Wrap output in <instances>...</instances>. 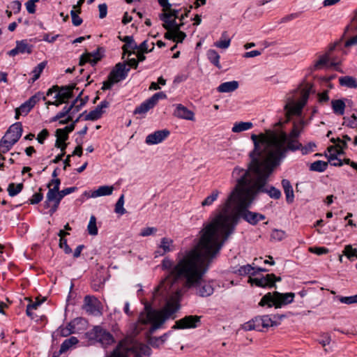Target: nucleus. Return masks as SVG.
<instances>
[{"label": "nucleus", "instance_id": "6", "mask_svg": "<svg viewBox=\"0 0 357 357\" xmlns=\"http://www.w3.org/2000/svg\"><path fill=\"white\" fill-rule=\"evenodd\" d=\"M295 297L294 293H280L278 291L268 292L266 294L259 303V305L261 307L267 306L271 307L274 306L275 308H280L283 305L291 303Z\"/></svg>", "mask_w": 357, "mask_h": 357}, {"label": "nucleus", "instance_id": "51", "mask_svg": "<svg viewBox=\"0 0 357 357\" xmlns=\"http://www.w3.org/2000/svg\"><path fill=\"white\" fill-rule=\"evenodd\" d=\"M344 121L343 125H346L347 126L351 128H355L357 127V117L354 114H353L350 117H344Z\"/></svg>", "mask_w": 357, "mask_h": 357}, {"label": "nucleus", "instance_id": "15", "mask_svg": "<svg viewBox=\"0 0 357 357\" xmlns=\"http://www.w3.org/2000/svg\"><path fill=\"white\" fill-rule=\"evenodd\" d=\"M174 250V241L167 237L161 238L160 243L158 245L157 250L154 252V257H158L164 256L168 252H171Z\"/></svg>", "mask_w": 357, "mask_h": 357}, {"label": "nucleus", "instance_id": "20", "mask_svg": "<svg viewBox=\"0 0 357 357\" xmlns=\"http://www.w3.org/2000/svg\"><path fill=\"white\" fill-rule=\"evenodd\" d=\"M75 89V84L59 86L58 93H56L54 98H59L66 103L70 98L73 97V90Z\"/></svg>", "mask_w": 357, "mask_h": 357}, {"label": "nucleus", "instance_id": "46", "mask_svg": "<svg viewBox=\"0 0 357 357\" xmlns=\"http://www.w3.org/2000/svg\"><path fill=\"white\" fill-rule=\"evenodd\" d=\"M81 12V9L79 8L75 10L74 8L70 11V15L72 18V23L74 26H78L82 24V19L78 15V13Z\"/></svg>", "mask_w": 357, "mask_h": 357}, {"label": "nucleus", "instance_id": "59", "mask_svg": "<svg viewBox=\"0 0 357 357\" xmlns=\"http://www.w3.org/2000/svg\"><path fill=\"white\" fill-rule=\"evenodd\" d=\"M261 323H262V327L264 328H268L270 326H273L274 321L271 319V317L268 315H264L261 316Z\"/></svg>", "mask_w": 357, "mask_h": 357}, {"label": "nucleus", "instance_id": "45", "mask_svg": "<svg viewBox=\"0 0 357 357\" xmlns=\"http://www.w3.org/2000/svg\"><path fill=\"white\" fill-rule=\"evenodd\" d=\"M124 195H121L115 204L114 211L119 215H123L126 213V210L123 207Z\"/></svg>", "mask_w": 357, "mask_h": 357}, {"label": "nucleus", "instance_id": "19", "mask_svg": "<svg viewBox=\"0 0 357 357\" xmlns=\"http://www.w3.org/2000/svg\"><path fill=\"white\" fill-rule=\"evenodd\" d=\"M173 115L178 119L195 121V113L182 104L175 105V109L174 110Z\"/></svg>", "mask_w": 357, "mask_h": 357}, {"label": "nucleus", "instance_id": "42", "mask_svg": "<svg viewBox=\"0 0 357 357\" xmlns=\"http://www.w3.org/2000/svg\"><path fill=\"white\" fill-rule=\"evenodd\" d=\"M40 100H45L46 98L44 96L43 92H38L35 95L32 96L29 100H26L28 104L31 106V107H33L35 105L39 102Z\"/></svg>", "mask_w": 357, "mask_h": 357}, {"label": "nucleus", "instance_id": "7", "mask_svg": "<svg viewBox=\"0 0 357 357\" xmlns=\"http://www.w3.org/2000/svg\"><path fill=\"white\" fill-rule=\"evenodd\" d=\"M22 134V126L20 122H17L10 126L5 135L0 140L1 152H8L13 146L17 142Z\"/></svg>", "mask_w": 357, "mask_h": 357}, {"label": "nucleus", "instance_id": "50", "mask_svg": "<svg viewBox=\"0 0 357 357\" xmlns=\"http://www.w3.org/2000/svg\"><path fill=\"white\" fill-rule=\"evenodd\" d=\"M83 107V103H79L78 105L76 106V107H74V109L71 111L70 114H69L65 119L61 120L59 121V124L63 125L69 123L73 120V115L79 112L80 109Z\"/></svg>", "mask_w": 357, "mask_h": 357}, {"label": "nucleus", "instance_id": "24", "mask_svg": "<svg viewBox=\"0 0 357 357\" xmlns=\"http://www.w3.org/2000/svg\"><path fill=\"white\" fill-rule=\"evenodd\" d=\"M284 192L286 197V201L288 204L293 203L294 200V194L292 185L290 181L287 179H282L281 182Z\"/></svg>", "mask_w": 357, "mask_h": 357}, {"label": "nucleus", "instance_id": "30", "mask_svg": "<svg viewBox=\"0 0 357 357\" xmlns=\"http://www.w3.org/2000/svg\"><path fill=\"white\" fill-rule=\"evenodd\" d=\"M331 107L334 114L337 115H343L344 114L346 105L343 100H333L331 101Z\"/></svg>", "mask_w": 357, "mask_h": 357}, {"label": "nucleus", "instance_id": "2", "mask_svg": "<svg viewBox=\"0 0 357 357\" xmlns=\"http://www.w3.org/2000/svg\"><path fill=\"white\" fill-rule=\"evenodd\" d=\"M240 172L242 173V171L233 170L232 177L236 180V185L225 202L220 206L218 214L203 231L202 243L206 252L213 245L224 244L233 233L239 217L253 225L265 219L263 214L248 210L252 203L248 206L243 204L242 202L246 199L245 190L242 189L245 181L243 178L239 177Z\"/></svg>", "mask_w": 357, "mask_h": 357}, {"label": "nucleus", "instance_id": "21", "mask_svg": "<svg viewBox=\"0 0 357 357\" xmlns=\"http://www.w3.org/2000/svg\"><path fill=\"white\" fill-rule=\"evenodd\" d=\"M101 59L98 50L93 53L86 52L80 56L79 66H84L86 63H90L92 66L97 63Z\"/></svg>", "mask_w": 357, "mask_h": 357}, {"label": "nucleus", "instance_id": "16", "mask_svg": "<svg viewBox=\"0 0 357 357\" xmlns=\"http://www.w3.org/2000/svg\"><path fill=\"white\" fill-rule=\"evenodd\" d=\"M33 46L26 40H17L16 46L8 52L10 56H15L19 54H31Z\"/></svg>", "mask_w": 357, "mask_h": 357}, {"label": "nucleus", "instance_id": "57", "mask_svg": "<svg viewBox=\"0 0 357 357\" xmlns=\"http://www.w3.org/2000/svg\"><path fill=\"white\" fill-rule=\"evenodd\" d=\"M56 140L59 142H65L68 138V134L61 128H59L56 131Z\"/></svg>", "mask_w": 357, "mask_h": 357}, {"label": "nucleus", "instance_id": "31", "mask_svg": "<svg viewBox=\"0 0 357 357\" xmlns=\"http://www.w3.org/2000/svg\"><path fill=\"white\" fill-rule=\"evenodd\" d=\"M339 82L341 86H346L349 89L357 88V80L351 76H344L339 78Z\"/></svg>", "mask_w": 357, "mask_h": 357}, {"label": "nucleus", "instance_id": "37", "mask_svg": "<svg viewBox=\"0 0 357 357\" xmlns=\"http://www.w3.org/2000/svg\"><path fill=\"white\" fill-rule=\"evenodd\" d=\"M32 107L28 104L26 101L23 104H22L20 107L15 109V116L16 119H18L20 116L21 115H26L31 110Z\"/></svg>", "mask_w": 357, "mask_h": 357}, {"label": "nucleus", "instance_id": "5", "mask_svg": "<svg viewBox=\"0 0 357 357\" xmlns=\"http://www.w3.org/2000/svg\"><path fill=\"white\" fill-rule=\"evenodd\" d=\"M130 352L135 357H149L151 349L144 344L136 343L130 347L127 342L121 341L108 357H128Z\"/></svg>", "mask_w": 357, "mask_h": 357}, {"label": "nucleus", "instance_id": "61", "mask_svg": "<svg viewBox=\"0 0 357 357\" xmlns=\"http://www.w3.org/2000/svg\"><path fill=\"white\" fill-rule=\"evenodd\" d=\"M39 0H29L26 3V8L28 13L31 14H33L36 12V2H38Z\"/></svg>", "mask_w": 357, "mask_h": 357}, {"label": "nucleus", "instance_id": "49", "mask_svg": "<svg viewBox=\"0 0 357 357\" xmlns=\"http://www.w3.org/2000/svg\"><path fill=\"white\" fill-rule=\"evenodd\" d=\"M137 48H138V45L135 40H132L130 43L125 44L122 47L124 54H128L129 56L134 53Z\"/></svg>", "mask_w": 357, "mask_h": 357}, {"label": "nucleus", "instance_id": "12", "mask_svg": "<svg viewBox=\"0 0 357 357\" xmlns=\"http://www.w3.org/2000/svg\"><path fill=\"white\" fill-rule=\"evenodd\" d=\"M201 317L197 315H188L177 320L172 327L173 330L195 328L200 325Z\"/></svg>", "mask_w": 357, "mask_h": 357}, {"label": "nucleus", "instance_id": "27", "mask_svg": "<svg viewBox=\"0 0 357 357\" xmlns=\"http://www.w3.org/2000/svg\"><path fill=\"white\" fill-rule=\"evenodd\" d=\"M114 188L112 185H102L97 190L93 191L91 197L96 198L102 196H108L112 194Z\"/></svg>", "mask_w": 357, "mask_h": 357}, {"label": "nucleus", "instance_id": "54", "mask_svg": "<svg viewBox=\"0 0 357 357\" xmlns=\"http://www.w3.org/2000/svg\"><path fill=\"white\" fill-rule=\"evenodd\" d=\"M154 45V43H151V48L149 49L148 41L144 40L139 45H138L137 50L144 53L151 52L153 50Z\"/></svg>", "mask_w": 357, "mask_h": 357}, {"label": "nucleus", "instance_id": "22", "mask_svg": "<svg viewBox=\"0 0 357 357\" xmlns=\"http://www.w3.org/2000/svg\"><path fill=\"white\" fill-rule=\"evenodd\" d=\"M169 15H160V19L164 22L163 27L167 31H172L174 32L180 30L183 23L178 24L174 19L169 20Z\"/></svg>", "mask_w": 357, "mask_h": 357}, {"label": "nucleus", "instance_id": "25", "mask_svg": "<svg viewBox=\"0 0 357 357\" xmlns=\"http://www.w3.org/2000/svg\"><path fill=\"white\" fill-rule=\"evenodd\" d=\"M261 317H256L251 321H248L243 324V328L245 331L256 330L261 331L264 328L262 327Z\"/></svg>", "mask_w": 357, "mask_h": 357}, {"label": "nucleus", "instance_id": "44", "mask_svg": "<svg viewBox=\"0 0 357 357\" xmlns=\"http://www.w3.org/2000/svg\"><path fill=\"white\" fill-rule=\"evenodd\" d=\"M227 32H223L222 34V38L215 43V46L221 48V49H227L230 45V39L226 38Z\"/></svg>", "mask_w": 357, "mask_h": 357}, {"label": "nucleus", "instance_id": "33", "mask_svg": "<svg viewBox=\"0 0 357 357\" xmlns=\"http://www.w3.org/2000/svg\"><path fill=\"white\" fill-rule=\"evenodd\" d=\"M78 340L76 337L71 336L70 338L65 340L61 344L59 354H63L67 351L73 346L78 343Z\"/></svg>", "mask_w": 357, "mask_h": 357}, {"label": "nucleus", "instance_id": "18", "mask_svg": "<svg viewBox=\"0 0 357 357\" xmlns=\"http://www.w3.org/2000/svg\"><path fill=\"white\" fill-rule=\"evenodd\" d=\"M169 134L170 132L167 129L155 131L146 136L145 142L149 145L158 144L164 141Z\"/></svg>", "mask_w": 357, "mask_h": 357}, {"label": "nucleus", "instance_id": "11", "mask_svg": "<svg viewBox=\"0 0 357 357\" xmlns=\"http://www.w3.org/2000/svg\"><path fill=\"white\" fill-rule=\"evenodd\" d=\"M102 303L94 296L86 295L84 298L82 309L90 315H102Z\"/></svg>", "mask_w": 357, "mask_h": 357}, {"label": "nucleus", "instance_id": "3", "mask_svg": "<svg viewBox=\"0 0 357 357\" xmlns=\"http://www.w3.org/2000/svg\"><path fill=\"white\" fill-rule=\"evenodd\" d=\"M251 139L254 143V149L250 153L251 161L248 169L236 167L234 169H239V177L244 178L245 183L242 187L245 190L246 199L242 202L244 206L252 203L253 200L260 192L266 193L271 198L278 199L281 197V192L279 189L269 186L266 183L271 174L277 166L260 159L261 151L258 142V136L252 134Z\"/></svg>", "mask_w": 357, "mask_h": 357}, {"label": "nucleus", "instance_id": "41", "mask_svg": "<svg viewBox=\"0 0 357 357\" xmlns=\"http://www.w3.org/2000/svg\"><path fill=\"white\" fill-rule=\"evenodd\" d=\"M342 252L349 260H353V257L357 258V248H354L351 245H345Z\"/></svg>", "mask_w": 357, "mask_h": 357}, {"label": "nucleus", "instance_id": "56", "mask_svg": "<svg viewBox=\"0 0 357 357\" xmlns=\"http://www.w3.org/2000/svg\"><path fill=\"white\" fill-rule=\"evenodd\" d=\"M316 148V144L314 142H309L305 146H303L300 149L303 155L308 154L309 153L313 152Z\"/></svg>", "mask_w": 357, "mask_h": 357}, {"label": "nucleus", "instance_id": "40", "mask_svg": "<svg viewBox=\"0 0 357 357\" xmlns=\"http://www.w3.org/2000/svg\"><path fill=\"white\" fill-rule=\"evenodd\" d=\"M47 65L46 61H43L38 64L32 70L33 77H32V82L36 81L40 76V74L43 71L44 68H45Z\"/></svg>", "mask_w": 357, "mask_h": 357}, {"label": "nucleus", "instance_id": "32", "mask_svg": "<svg viewBox=\"0 0 357 357\" xmlns=\"http://www.w3.org/2000/svg\"><path fill=\"white\" fill-rule=\"evenodd\" d=\"M305 125L306 122L303 119L300 120L298 123L294 122L291 131L287 135L289 136L291 138L298 137Z\"/></svg>", "mask_w": 357, "mask_h": 357}, {"label": "nucleus", "instance_id": "29", "mask_svg": "<svg viewBox=\"0 0 357 357\" xmlns=\"http://www.w3.org/2000/svg\"><path fill=\"white\" fill-rule=\"evenodd\" d=\"M253 123L250 121H238L234 123L231 131L234 133H238L250 130L253 128Z\"/></svg>", "mask_w": 357, "mask_h": 357}, {"label": "nucleus", "instance_id": "53", "mask_svg": "<svg viewBox=\"0 0 357 357\" xmlns=\"http://www.w3.org/2000/svg\"><path fill=\"white\" fill-rule=\"evenodd\" d=\"M329 61V55L328 53L321 56L314 64L315 68H321L324 66L326 65Z\"/></svg>", "mask_w": 357, "mask_h": 357}, {"label": "nucleus", "instance_id": "17", "mask_svg": "<svg viewBox=\"0 0 357 357\" xmlns=\"http://www.w3.org/2000/svg\"><path fill=\"white\" fill-rule=\"evenodd\" d=\"M129 70L130 69L126 68V63H118L110 72L109 75V79H114V82H118L126 79Z\"/></svg>", "mask_w": 357, "mask_h": 357}, {"label": "nucleus", "instance_id": "47", "mask_svg": "<svg viewBox=\"0 0 357 357\" xmlns=\"http://www.w3.org/2000/svg\"><path fill=\"white\" fill-rule=\"evenodd\" d=\"M102 114L96 108L91 111L89 113L86 114L84 120L85 121H96L102 116Z\"/></svg>", "mask_w": 357, "mask_h": 357}, {"label": "nucleus", "instance_id": "43", "mask_svg": "<svg viewBox=\"0 0 357 357\" xmlns=\"http://www.w3.org/2000/svg\"><path fill=\"white\" fill-rule=\"evenodd\" d=\"M87 230L90 235L96 236L98 234V227L96 226V218L91 215L87 226Z\"/></svg>", "mask_w": 357, "mask_h": 357}, {"label": "nucleus", "instance_id": "60", "mask_svg": "<svg viewBox=\"0 0 357 357\" xmlns=\"http://www.w3.org/2000/svg\"><path fill=\"white\" fill-rule=\"evenodd\" d=\"M43 199V195L41 192H37L33 195L31 198L29 200L31 204H37L40 202Z\"/></svg>", "mask_w": 357, "mask_h": 357}, {"label": "nucleus", "instance_id": "10", "mask_svg": "<svg viewBox=\"0 0 357 357\" xmlns=\"http://www.w3.org/2000/svg\"><path fill=\"white\" fill-rule=\"evenodd\" d=\"M167 95L164 92H158L153 94L151 98L142 102L136 107L134 110L135 114H139L144 117L145 114L153 109L158 102L159 100L166 99Z\"/></svg>", "mask_w": 357, "mask_h": 357}, {"label": "nucleus", "instance_id": "62", "mask_svg": "<svg viewBox=\"0 0 357 357\" xmlns=\"http://www.w3.org/2000/svg\"><path fill=\"white\" fill-rule=\"evenodd\" d=\"M41 303H42L41 301H36L35 302L29 303L26 307V314L29 317H31V315H32L31 311L33 310H36L37 307L41 304Z\"/></svg>", "mask_w": 357, "mask_h": 357}, {"label": "nucleus", "instance_id": "38", "mask_svg": "<svg viewBox=\"0 0 357 357\" xmlns=\"http://www.w3.org/2000/svg\"><path fill=\"white\" fill-rule=\"evenodd\" d=\"M23 184L18 183L15 185L14 183H10L8 186V192L10 197H15L19 194L23 189Z\"/></svg>", "mask_w": 357, "mask_h": 357}, {"label": "nucleus", "instance_id": "1", "mask_svg": "<svg viewBox=\"0 0 357 357\" xmlns=\"http://www.w3.org/2000/svg\"><path fill=\"white\" fill-rule=\"evenodd\" d=\"M222 243L213 245L206 252L200 238L198 245L189 250L180 251L174 262L168 257L162 261V269L167 275L156 289L162 296L168 295L169 300L160 310H149L141 314L139 321L151 323V333L160 328L162 324L180 309V301L188 290L195 289V294L208 297L214 292L213 280H205L204 276L208 270L211 260L219 252Z\"/></svg>", "mask_w": 357, "mask_h": 357}, {"label": "nucleus", "instance_id": "28", "mask_svg": "<svg viewBox=\"0 0 357 357\" xmlns=\"http://www.w3.org/2000/svg\"><path fill=\"white\" fill-rule=\"evenodd\" d=\"M255 263L252 264H246L243 266H239L237 269L233 271L235 274H237L241 276H244L247 275H255L256 272H253L255 269V267L253 266Z\"/></svg>", "mask_w": 357, "mask_h": 357}, {"label": "nucleus", "instance_id": "8", "mask_svg": "<svg viewBox=\"0 0 357 357\" xmlns=\"http://www.w3.org/2000/svg\"><path fill=\"white\" fill-rule=\"evenodd\" d=\"M310 91L311 86L305 85L304 88L300 91L299 100H298L296 102H295L294 100H291L286 104L284 109L288 117H289L291 115H296L301 113L302 109L308 100Z\"/></svg>", "mask_w": 357, "mask_h": 357}, {"label": "nucleus", "instance_id": "13", "mask_svg": "<svg viewBox=\"0 0 357 357\" xmlns=\"http://www.w3.org/2000/svg\"><path fill=\"white\" fill-rule=\"evenodd\" d=\"M281 278L280 277L277 278L274 274H267L264 277H261L260 278H251L250 277L248 282H250L252 285L255 284L259 287H275V282L280 281Z\"/></svg>", "mask_w": 357, "mask_h": 357}, {"label": "nucleus", "instance_id": "9", "mask_svg": "<svg viewBox=\"0 0 357 357\" xmlns=\"http://www.w3.org/2000/svg\"><path fill=\"white\" fill-rule=\"evenodd\" d=\"M87 337L90 340H94L100 343L103 347L111 345L114 342L113 335L101 326H96L87 333Z\"/></svg>", "mask_w": 357, "mask_h": 357}, {"label": "nucleus", "instance_id": "58", "mask_svg": "<svg viewBox=\"0 0 357 357\" xmlns=\"http://www.w3.org/2000/svg\"><path fill=\"white\" fill-rule=\"evenodd\" d=\"M61 184V180L59 178H53L47 184L49 190L59 191V186Z\"/></svg>", "mask_w": 357, "mask_h": 357}, {"label": "nucleus", "instance_id": "35", "mask_svg": "<svg viewBox=\"0 0 357 357\" xmlns=\"http://www.w3.org/2000/svg\"><path fill=\"white\" fill-rule=\"evenodd\" d=\"M78 319H74L70 321L66 327H60L59 333L62 337H67L72 333H75V325L77 322Z\"/></svg>", "mask_w": 357, "mask_h": 357}, {"label": "nucleus", "instance_id": "64", "mask_svg": "<svg viewBox=\"0 0 357 357\" xmlns=\"http://www.w3.org/2000/svg\"><path fill=\"white\" fill-rule=\"evenodd\" d=\"M59 247L63 250L66 254H70L72 252V250L68 245L67 240L66 238L60 239Z\"/></svg>", "mask_w": 357, "mask_h": 357}, {"label": "nucleus", "instance_id": "48", "mask_svg": "<svg viewBox=\"0 0 357 357\" xmlns=\"http://www.w3.org/2000/svg\"><path fill=\"white\" fill-rule=\"evenodd\" d=\"M70 112H71L70 107H68V106H65L61 112L57 113V114L56 116H54V117L52 118L51 121L54 122V121H56L59 120L60 121L61 119H62L65 116L67 117L69 114H70Z\"/></svg>", "mask_w": 357, "mask_h": 357}, {"label": "nucleus", "instance_id": "63", "mask_svg": "<svg viewBox=\"0 0 357 357\" xmlns=\"http://www.w3.org/2000/svg\"><path fill=\"white\" fill-rule=\"evenodd\" d=\"M49 132L47 129L42 130L37 136V141L38 143L43 144L45 140V139L48 137Z\"/></svg>", "mask_w": 357, "mask_h": 357}, {"label": "nucleus", "instance_id": "55", "mask_svg": "<svg viewBox=\"0 0 357 357\" xmlns=\"http://www.w3.org/2000/svg\"><path fill=\"white\" fill-rule=\"evenodd\" d=\"M328 161L331 165L335 167H341L343 165V162L341 159H339L335 153H330L328 155Z\"/></svg>", "mask_w": 357, "mask_h": 357}, {"label": "nucleus", "instance_id": "14", "mask_svg": "<svg viewBox=\"0 0 357 357\" xmlns=\"http://www.w3.org/2000/svg\"><path fill=\"white\" fill-rule=\"evenodd\" d=\"M61 199L62 198L59 194V191H55L52 190H48L45 204L46 207H50V215H52L56 211Z\"/></svg>", "mask_w": 357, "mask_h": 357}, {"label": "nucleus", "instance_id": "52", "mask_svg": "<svg viewBox=\"0 0 357 357\" xmlns=\"http://www.w3.org/2000/svg\"><path fill=\"white\" fill-rule=\"evenodd\" d=\"M285 232L281 229H273L271 234V239L278 241H282L285 238Z\"/></svg>", "mask_w": 357, "mask_h": 357}, {"label": "nucleus", "instance_id": "26", "mask_svg": "<svg viewBox=\"0 0 357 357\" xmlns=\"http://www.w3.org/2000/svg\"><path fill=\"white\" fill-rule=\"evenodd\" d=\"M238 87V82L234 80L222 83L218 86L217 91L220 93H230L236 90Z\"/></svg>", "mask_w": 357, "mask_h": 357}, {"label": "nucleus", "instance_id": "4", "mask_svg": "<svg viewBox=\"0 0 357 357\" xmlns=\"http://www.w3.org/2000/svg\"><path fill=\"white\" fill-rule=\"evenodd\" d=\"M259 137L258 142L261 155L264 154L265 156L263 160L273 164V166H279L288 151H295L302 148V144L296 138H291L284 132L269 136L261 134Z\"/></svg>", "mask_w": 357, "mask_h": 357}, {"label": "nucleus", "instance_id": "36", "mask_svg": "<svg viewBox=\"0 0 357 357\" xmlns=\"http://www.w3.org/2000/svg\"><path fill=\"white\" fill-rule=\"evenodd\" d=\"M328 167V162L322 160H317L311 163L310 170L312 172H323Z\"/></svg>", "mask_w": 357, "mask_h": 357}, {"label": "nucleus", "instance_id": "23", "mask_svg": "<svg viewBox=\"0 0 357 357\" xmlns=\"http://www.w3.org/2000/svg\"><path fill=\"white\" fill-rule=\"evenodd\" d=\"M169 15H160V19L164 22L163 27L167 31H172L174 32L180 30L183 23L178 24L174 19L169 20Z\"/></svg>", "mask_w": 357, "mask_h": 357}, {"label": "nucleus", "instance_id": "34", "mask_svg": "<svg viewBox=\"0 0 357 357\" xmlns=\"http://www.w3.org/2000/svg\"><path fill=\"white\" fill-rule=\"evenodd\" d=\"M206 56L208 61L215 66L221 68V65L220 63V55L215 50H209L206 52Z\"/></svg>", "mask_w": 357, "mask_h": 357}, {"label": "nucleus", "instance_id": "39", "mask_svg": "<svg viewBox=\"0 0 357 357\" xmlns=\"http://www.w3.org/2000/svg\"><path fill=\"white\" fill-rule=\"evenodd\" d=\"M220 195V192L218 190H214L212 191L211 194L206 197L204 201L202 202V206H211L215 201L217 200L218 196Z\"/></svg>", "mask_w": 357, "mask_h": 357}]
</instances>
